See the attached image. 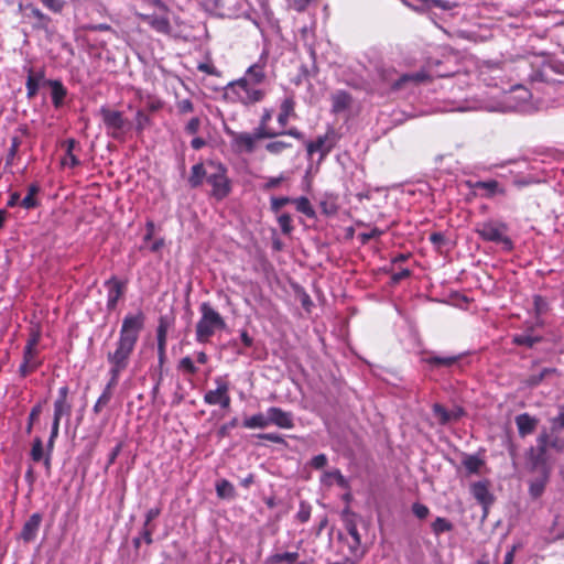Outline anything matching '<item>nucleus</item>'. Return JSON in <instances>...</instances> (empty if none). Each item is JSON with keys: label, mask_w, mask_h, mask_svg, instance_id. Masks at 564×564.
Listing matches in <instances>:
<instances>
[{"label": "nucleus", "mask_w": 564, "mask_h": 564, "mask_svg": "<svg viewBox=\"0 0 564 564\" xmlns=\"http://www.w3.org/2000/svg\"><path fill=\"white\" fill-rule=\"evenodd\" d=\"M292 203L290 197H272L271 198V210L278 213L283 206Z\"/></svg>", "instance_id": "56"}, {"label": "nucleus", "mask_w": 564, "mask_h": 564, "mask_svg": "<svg viewBox=\"0 0 564 564\" xmlns=\"http://www.w3.org/2000/svg\"><path fill=\"white\" fill-rule=\"evenodd\" d=\"M336 481L340 487H345L346 479L341 475L339 469H333L330 471H325L321 477V482L325 486H332L333 482Z\"/></svg>", "instance_id": "32"}, {"label": "nucleus", "mask_w": 564, "mask_h": 564, "mask_svg": "<svg viewBox=\"0 0 564 564\" xmlns=\"http://www.w3.org/2000/svg\"><path fill=\"white\" fill-rule=\"evenodd\" d=\"M178 369H182L189 375H195L197 372V367L194 365L193 360L189 357H184L180 360Z\"/></svg>", "instance_id": "53"}, {"label": "nucleus", "mask_w": 564, "mask_h": 564, "mask_svg": "<svg viewBox=\"0 0 564 564\" xmlns=\"http://www.w3.org/2000/svg\"><path fill=\"white\" fill-rule=\"evenodd\" d=\"M351 96L344 91L338 90L332 95V110L335 113H339L348 109L351 105Z\"/></svg>", "instance_id": "24"}, {"label": "nucleus", "mask_w": 564, "mask_h": 564, "mask_svg": "<svg viewBox=\"0 0 564 564\" xmlns=\"http://www.w3.org/2000/svg\"><path fill=\"white\" fill-rule=\"evenodd\" d=\"M144 322L145 316L141 311L135 314H127L122 319L116 349L107 355L110 365V379L104 389L105 391L112 392L113 388L117 387L120 375L128 367L130 356L144 328Z\"/></svg>", "instance_id": "1"}, {"label": "nucleus", "mask_w": 564, "mask_h": 564, "mask_svg": "<svg viewBox=\"0 0 564 564\" xmlns=\"http://www.w3.org/2000/svg\"><path fill=\"white\" fill-rule=\"evenodd\" d=\"M268 419V412L265 414L257 413L247 417L242 424L246 429H265L270 425V421Z\"/></svg>", "instance_id": "29"}, {"label": "nucleus", "mask_w": 564, "mask_h": 564, "mask_svg": "<svg viewBox=\"0 0 564 564\" xmlns=\"http://www.w3.org/2000/svg\"><path fill=\"white\" fill-rule=\"evenodd\" d=\"M216 492L219 498L231 499L235 497V488L232 484L226 479H221L216 484Z\"/></svg>", "instance_id": "37"}, {"label": "nucleus", "mask_w": 564, "mask_h": 564, "mask_svg": "<svg viewBox=\"0 0 564 564\" xmlns=\"http://www.w3.org/2000/svg\"><path fill=\"white\" fill-rule=\"evenodd\" d=\"M412 511L414 516L419 519H425L430 513V509L425 505L419 502L413 505Z\"/></svg>", "instance_id": "58"}, {"label": "nucleus", "mask_w": 564, "mask_h": 564, "mask_svg": "<svg viewBox=\"0 0 564 564\" xmlns=\"http://www.w3.org/2000/svg\"><path fill=\"white\" fill-rule=\"evenodd\" d=\"M100 116L106 127L107 134L116 140H122L130 128V122L123 117L122 112L102 107L100 109Z\"/></svg>", "instance_id": "9"}, {"label": "nucleus", "mask_w": 564, "mask_h": 564, "mask_svg": "<svg viewBox=\"0 0 564 564\" xmlns=\"http://www.w3.org/2000/svg\"><path fill=\"white\" fill-rule=\"evenodd\" d=\"M291 147H292L291 143H286L284 141H273V142L267 143L265 150L272 154H280L285 149L291 148Z\"/></svg>", "instance_id": "49"}, {"label": "nucleus", "mask_w": 564, "mask_h": 564, "mask_svg": "<svg viewBox=\"0 0 564 564\" xmlns=\"http://www.w3.org/2000/svg\"><path fill=\"white\" fill-rule=\"evenodd\" d=\"M278 223L283 234H290L292 231V218L289 214H281L278 217Z\"/></svg>", "instance_id": "51"}, {"label": "nucleus", "mask_w": 564, "mask_h": 564, "mask_svg": "<svg viewBox=\"0 0 564 564\" xmlns=\"http://www.w3.org/2000/svg\"><path fill=\"white\" fill-rule=\"evenodd\" d=\"M143 21L150 24L155 32L166 33L169 30V21L164 18L144 15Z\"/></svg>", "instance_id": "38"}, {"label": "nucleus", "mask_w": 564, "mask_h": 564, "mask_svg": "<svg viewBox=\"0 0 564 564\" xmlns=\"http://www.w3.org/2000/svg\"><path fill=\"white\" fill-rule=\"evenodd\" d=\"M36 350H31L30 348H24L23 351V362L30 365L34 369L40 366V361L36 360Z\"/></svg>", "instance_id": "52"}, {"label": "nucleus", "mask_w": 564, "mask_h": 564, "mask_svg": "<svg viewBox=\"0 0 564 564\" xmlns=\"http://www.w3.org/2000/svg\"><path fill=\"white\" fill-rule=\"evenodd\" d=\"M535 443V446H530L525 452V459L532 460L534 467L552 465L553 454H564V436L560 431L543 427L538 434Z\"/></svg>", "instance_id": "3"}, {"label": "nucleus", "mask_w": 564, "mask_h": 564, "mask_svg": "<svg viewBox=\"0 0 564 564\" xmlns=\"http://www.w3.org/2000/svg\"><path fill=\"white\" fill-rule=\"evenodd\" d=\"M292 203L295 204L296 209L300 213H302V214H304V215H306L308 217H313L315 215V212L312 208L311 203H310V200L306 197L302 196V197H299L296 199H292Z\"/></svg>", "instance_id": "43"}, {"label": "nucleus", "mask_w": 564, "mask_h": 564, "mask_svg": "<svg viewBox=\"0 0 564 564\" xmlns=\"http://www.w3.org/2000/svg\"><path fill=\"white\" fill-rule=\"evenodd\" d=\"M458 73L457 55L444 53L442 58L429 56L422 68L415 73H406L400 76L390 90H399L403 87H415L421 84L432 83L435 78H446Z\"/></svg>", "instance_id": "2"}, {"label": "nucleus", "mask_w": 564, "mask_h": 564, "mask_svg": "<svg viewBox=\"0 0 564 564\" xmlns=\"http://www.w3.org/2000/svg\"><path fill=\"white\" fill-rule=\"evenodd\" d=\"M410 259V253H401L390 259V285L398 284L411 275L409 267H402L401 263Z\"/></svg>", "instance_id": "12"}, {"label": "nucleus", "mask_w": 564, "mask_h": 564, "mask_svg": "<svg viewBox=\"0 0 564 564\" xmlns=\"http://www.w3.org/2000/svg\"><path fill=\"white\" fill-rule=\"evenodd\" d=\"M310 517H311V507L305 505V503H301L300 510H299V512L296 514V518L302 523H305V522H307L310 520Z\"/></svg>", "instance_id": "59"}, {"label": "nucleus", "mask_w": 564, "mask_h": 564, "mask_svg": "<svg viewBox=\"0 0 564 564\" xmlns=\"http://www.w3.org/2000/svg\"><path fill=\"white\" fill-rule=\"evenodd\" d=\"M550 73L564 74V64H562L560 62H547V63H544L542 65L541 69H539L534 74L532 79L533 80L545 82V83L555 82V79H553L551 77Z\"/></svg>", "instance_id": "21"}, {"label": "nucleus", "mask_w": 564, "mask_h": 564, "mask_svg": "<svg viewBox=\"0 0 564 564\" xmlns=\"http://www.w3.org/2000/svg\"><path fill=\"white\" fill-rule=\"evenodd\" d=\"M453 530V524L446 518L437 517L432 523V531L435 535Z\"/></svg>", "instance_id": "41"}, {"label": "nucleus", "mask_w": 564, "mask_h": 564, "mask_svg": "<svg viewBox=\"0 0 564 564\" xmlns=\"http://www.w3.org/2000/svg\"><path fill=\"white\" fill-rule=\"evenodd\" d=\"M207 166L210 169L207 183L213 187V196L221 200L231 192V182L227 177V169L221 163H215L213 161H209Z\"/></svg>", "instance_id": "8"}, {"label": "nucleus", "mask_w": 564, "mask_h": 564, "mask_svg": "<svg viewBox=\"0 0 564 564\" xmlns=\"http://www.w3.org/2000/svg\"><path fill=\"white\" fill-rule=\"evenodd\" d=\"M40 192V186L37 184H31L28 188L26 196L21 200V206L25 209L35 208L39 202L35 199V195Z\"/></svg>", "instance_id": "36"}, {"label": "nucleus", "mask_w": 564, "mask_h": 564, "mask_svg": "<svg viewBox=\"0 0 564 564\" xmlns=\"http://www.w3.org/2000/svg\"><path fill=\"white\" fill-rule=\"evenodd\" d=\"M257 437L260 440L270 441V442H273L276 444H281L284 442L283 437L275 433H261V434H258Z\"/></svg>", "instance_id": "62"}, {"label": "nucleus", "mask_w": 564, "mask_h": 564, "mask_svg": "<svg viewBox=\"0 0 564 564\" xmlns=\"http://www.w3.org/2000/svg\"><path fill=\"white\" fill-rule=\"evenodd\" d=\"M459 356H448V357H438V356H429L424 357L423 361L431 367H451L455 365L459 360Z\"/></svg>", "instance_id": "31"}, {"label": "nucleus", "mask_w": 564, "mask_h": 564, "mask_svg": "<svg viewBox=\"0 0 564 564\" xmlns=\"http://www.w3.org/2000/svg\"><path fill=\"white\" fill-rule=\"evenodd\" d=\"M105 285L108 288L107 308L112 311L116 308L119 299L123 295L124 284L116 278L106 281Z\"/></svg>", "instance_id": "20"}, {"label": "nucleus", "mask_w": 564, "mask_h": 564, "mask_svg": "<svg viewBox=\"0 0 564 564\" xmlns=\"http://www.w3.org/2000/svg\"><path fill=\"white\" fill-rule=\"evenodd\" d=\"M251 134L257 141L260 139L274 138L278 135V132L270 130L265 124L259 123V126L253 130V133Z\"/></svg>", "instance_id": "44"}, {"label": "nucleus", "mask_w": 564, "mask_h": 564, "mask_svg": "<svg viewBox=\"0 0 564 564\" xmlns=\"http://www.w3.org/2000/svg\"><path fill=\"white\" fill-rule=\"evenodd\" d=\"M42 523V514L39 512L33 513L23 524L20 533V538L25 542L30 543L35 540L40 525Z\"/></svg>", "instance_id": "18"}, {"label": "nucleus", "mask_w": 564, "mask_h": 564, "mask_svg": "<svg viewBox=\"0 0 564 564\" xmlns=\"http://www.w3.org/2000/svg\"><path fill=\"white\" fill-rule=\"evenodd\" d=\"M470 492L473 497L481 505L485 512L488 511V508L494 503L495 498L492 494L489 491V481L481 480L474 482L470 486Z\"/></svg>", "instance_id": "13"}, {"label": "nucleus", "mask_w": 564, "mask_h": 564, "mask_svg": "<svg viewBox=\"0 0 564 564\" xmlns=\"http://www.w3.org/2000/svg\"><path fill=\"white\" fill-rule=\"evenodd\" d=\"M161 510L159 508H151L148 510V512L145 513V521H144V524L145 527H151V522L159 517Z\"/></svg>", "instance_id": "63"}, {"label": "nucleus", "mask_w": 564, "mask_h": 564, "mask_svg": "<svg viewBox=\"0 0 564 564\" xmlns=\"http://www.w3.org/2000/svg\"><path fill=\"white\" fill-rule=\"evenodd\" d=\"M327 456L325 454H318L311 459L310 466L315 469H322L327 465Z\"/></svg>", "instance_id": "57"}, {"label": "nucleus", "mask_w": 564, "mask_h": 564, "mask_svg": "<svg viewBox=\"0 0 564 564\" xmlns=\"http://www.w3.org/2000/svg\"><path fill=\"white\" fill-rule=\"evenodd\" d=\"M533 306L536 316H541L549 311V303L542 295L533 296Z\"/></svg>", "instance_id": "45"}, {"label": "nucleus", "mask_w": 564, "mask_h": 564, "mask_svg": "<svg viewBox=\"0 0 564 564\" xmlns=\"http://www.w3.org/2000/svg\"><path fill=\"white\" fill-rule=\"evenodd\" d=\"M464 467L469 474H478L481 466L485 464L482 459L475 455L467 456L464 462Z\"/></svg>", "instance_id": "42"}, {"label": "nucleus", "mask_w": 564, "mask_h": 564, "mask_svg": "<svg viewBox=\"0 0 564 564\" xmlns=\"http://www.w3.org/2000/svg\"><path fill=\"white\" fill-rule=\"evenodd\" d=\"M245 96H240L241 100L245 102H257L263 98V91L260 89H254L248 85L247 87H239Z\"/></svg>", "instance_id": "39"}, {"label": "nucleus", "mask_w": 564, "mask_h": 564, "mask_svg": "<svg viewBox=\"0 0 564 564\" xmlns=\"http://www.w3.org/2000/svg\"><path fill=\"white\" fill-rule=\"evenodd\" d=\"M200 318L196 324V340L199 344H206L217 330L226 328L224 317L208 303L203 302L199 305Z\"/></svg>", "instance_id": "4"}, {"label": "nucleus", "mask_w": 564, "mask_h": 564, "mask_svg": "<svg viewBox=\"0 0 564 564\" xmlns=\"http://www.w3.org/2000/svg\"><path fill=\"white\" fill-rule=\"evenodd\" d=\"M199 126H200V121L197 117L195 118H192L188 123L186 124V132L189 133V134H194L198 131L199 129Z\"/></svg>", "instance_id": "64"}, {"label": "nucleus", "mask_w": 564, "mask_h": 564, "mask_svg": "<svg viewBox=\"0 0 564 564\" xmlns=\"http://www.w3.org/2000/svg\"><path fill=\"white\" fill-rule=\"evenodd\" d=\"M42 413V404L41 403H37L36 405H34L29 414V421H28V425H26V433L30 434L32 432V429H33V424L35 422V420L39 419V416L41 415Z\"/></svg>", "instance_id": "50"}, {"label": "nucleus", "mask_w": 564, "mask_h": 564, "mask_svg": "<svg viewBox=\"0 0 564 564\" xmlns=\"http://www.w3.org/2000/svg\"><path fill=\"white\" fill-rule=\"evenodd\" d=\"M294 111V100L289 97L281 104L280 113L278 116V122L281 127H285L289 121V116Z\"/></svg>", "instance_id": "33"}, {"label": "nucleus", "mask_w": 564, "mask_h": 564, "mask_svg": "<svg viewBox=\"0 0 564 564\" xmlns=\"http://www.w3.org/2000/svg\"><path fill=\"white\" fill-rule=\"evenodd\" d=\"M150 122V117L142 110H139L135 116V129L140 132Z\"/></svg>", "instance_id": "54"}, {"label": "nucleus", "mask_w": 564, "mask_h": 564, "mask_svg": "<svg viewBox=\"0 0 564 564\" xmlns=\"http://www.w3.org/2000/svg\"><path fill=\"white\" fill-rule=\"evenodd\" d=\"M512 69L511 62L482 61L478 65V77L487 86L498 87L506 82L507 73Z\"/></svg>", "instance_id": "6"}, {"label": "nucleus", "mask_w": 564, "mask_h": 564, "mask_svg": "<svg viewBox=\"0 0 564 564\" xmlns=\"http://www.w3.org/2000/svg\"><path fill=\"white\" fill-rule=\"evenodd\" d=\"M72 404L68 401L55 400L54 415L52 425L56 429L59 427V422L63 416H70Z\"/></svg>", "instance_id": "27"}, {"label": "nucleus", "mask_w": 564, "mask_h": 564, "mask_svg": "<svg viewBox=\"0 0 564 564\" xmlns=\"http://www.w3.org/2000/svg\"><path fill=\"white\" fill-rule=\"evenodd\" d=\"M432 412L440 425H447L451 422H457L465 415V410L462 406H454L452 410H447L441 403H434Z\"/></svg>", "instance_id": "11"}, {"label": "nucleus", "mask_w": 564, "mask_h": 564, "mask_svg": "<svg viewBox=\"0 0 564 564\" xmlns=\"http://www.w3.org/2000/svg\"><path fill=\"white\" fill-rule=\"evenodd\" d=\"M528 470L531 473L538 471L540 475L529 482V495L533 499L540 498L550 480L552 465H539L534 467L532 460H527Z\"/></svg>", "instance_id": "10"}, {"label": "nucleus", "mask_w": 564, "mask_h": 564, "mask_svg": "<svg viewBox=\"0 0 564 564\" xmlns=\"http://www.w3.org/2000/svg\"><path fill=\"white\" fill-rule=\"evenodd\" d=\"M551 429L555 430V431H562L564 429V406H562L560 409V412L558 414L551 419Z\"/></svg>", "instance_id": "55"}, {"label": "nucleus", "mask_w": 564, "mask_h": 564, "mask_svg": "<svg viewBox=\"0 0 564 564\" xmlns=\"http://www.w3.org/2000/svg\"><path fill=\"white\" fill-rule=\"evenodd\" d=\"M542 341L541 336H533L530 334H518L512 338V343L517 346H524L528 348H532L534 345Z\"/></svg>", "instance_id": "35"}, {"label": "nucleus", "mask_w": 564, "mask_h": 564, "mask_svg": "<svg viewBox=\"0 0 564 564\" xmlns=\"http://www.w3.org/2000/svg\"><path fill=\"white\" fill-rule=\"evenodd\" d=\"M556 369L554 368H543L539 373H532L528 378L523 380L527 387H536L539 386L547 376L555 373Z\"/></svg>", "instance_id": "34"}, {"label": "nucleus", "mask_w": 564, "mask_h": 564, "mask_svg": "<svg viewBox=\"0 0 564 564\" xmlns=\"http://www.w3.org/2000/svg\"><path fill=\"white\" fill-rule=\"evenodd\" d=\"M47 9L59 12L63 9L64 1L63 0H40Z\"/></svg>", "instance_id": "60"}, {"label": "nucleus", "mask_w": 564, "mask_h": 564, "mask_svg": "<svg viewBox=\"0 0 564 564\" xmlns=\"http://www.w3.org/2000/svg\"><path fill=\"white\" fill-rule=\"evenodd\" d=\"M230 401L231 399L229 395V383H227L217 404H219L223 409H228L230 406Z\"/></svg>", "instance_id": "61"}, {"label": "nucleus", "mask_w": 564, "mask_h": 564, "mask_svg": "<svg viewBox=\"0 0 564 564\" xmlns=\"http://www.w3.org/2000/svg\"><path fill=\"white\" fill-rule=\"evenodd\" d=\"M28 78H26V96L29 99H32L36 96L40 83L44 78V72L34 73L32 68H28Z\"/></svg>", "instance_id": "25"}, {"label": "nucleus", "mask_w": 564, "mask_h": 564, "mask_svg": "<svg viewBox=\"0 0 564 564\" xmlns=\"http://www.w3.org/2000/svg\"><path fill=\"white\" fill-rule=\"evenodd\" d=\"M272 46H273L272 40L269 37H265L264 43H263V50L259 57V61L248 67L247 72H246V77L240 78L239 80H237L236 83H231L230 85L237 86V87H247L248 85H251V84L257 85V84L262 83L265 78V74H264L263 69L267 64V59H268L269 55L274 54L275 58L280 55V53H274L272 51Z\"/></svg>", "instance_id": "5"}, {"label": "nucleus", "mask_w": 564, "mask_h": 564, "mask_svg": "<svg viewBox=\"0 0 564 564\" xmlns=\"http://www.w3.org/2000/svg\"><path fill=\"white\" fill-rule=\"evenodd\" d=\"M333 131L319 135L315 141H311L306 143L307 154L312 156L315 152L321 153V159H324L334 148L335 143L332 139Z\"/></svg>", "instance_id": "15"}, {"label": "nucleus", "mask_w": 564, "mask_h": 564, "mask_svg": "<svg viewBox=\"0 0 564 564\" xmlns=\"http://www.w3.org/2000/svg\"><path fill=\"white\" fill-rule=\"evenodd\" d=\"M112 398V392L109 391H102L101 395L98 398L97 402L95 403L93 411L94 413L98 414L101 412V410L110 402Z\"/></svg>", "instance_id": "47"}, {"label": "nucleus", "mask_w": 564, "mask_h": 564, "mask_svg": "<svg viewBox=\"0 0 564 564\" xmlns=\"http://www.w3.org/2000/svg\"><path fill=\"white\" fill-rule=\"evenodd\" d=\"M299 556L300 555L297 552L274 553L265 558L264 564H294L297 561Z\"/></svg>", "instance_id": "28"}, {"label": "nucleus", "mask_w": 564, "mask_h": 564, "mask_svg": "<svg viewBox=\"0 0 564 564\" xmlns=\"http://www.w3.org/2000/svg\"><path fill=\"white\" fill-rule=\"evenodd\" d=\"M514 422L518 429V434L521 438L527 437L535 432L539 419L524 412L520 413L514 417Z\"/></svg>", "instance_id": "16"}, {"label": "nucleus", "mask_w": 564, "mask_h": 564, "mask_svg": "<svg viewBox=\"0 0 564 564\" xmlns=\"http://www.w3.org/2000/svg\"><path fill=\"white\" fill-rule=\"evenodd\" d=\"M227 133L231 137L234 143L240 151H246L248 153H252L254 151L256 140L251 133L235 132L231 130L227 131Z\"/></svg>", "instance_id": "22"}, {"label": "nucleus", "mask_w": 564, "mask_h": 564, "mask_svg": "<svg viewBox=\"0 0 564 564\" xmlns=\"http://www.w3.org/2000/svg\"><path fill=\"white\" fill-rule=\"evenodd\" d=\"M215 383H216V389L215 390H209L205 393L204 395V402L209 404V405H216L219 401V398L223 393V391L225 390L226 386H227V381L221 378V377H217L215 378Z\"/></svg>", "instance_id": "26"}, {"label": "nucleus", "mask_w": 564, "mask_h": 564, "mask_svg": "<svg viewBox=\"0 0 564 564\" xmlns=\"http://www.w3.org/2000/svg\"><path fill=\"white\" fill-rule=\"evenodd\" d=\"M77 142L74 139H68L66 141V154L69 160V165L72 167L78 166L80 164V161L74 155L73 150L75 149Z\"/></svg>", "instance_id": "48"}, {"label": "nucleus", "mask_w": 564, "mask_h": 564, "mask_svg": "<svg viewBox=\"0 0 564 564\" xmlns=\"http://www.w3.org/2000/svg\"><path fill=\"white\" fill-rule=\"evenodd\" d=\"M47 84L52 88V101L53 105L58 108L62 106L63 100L67 94L66 88L59 80H48Z\"/></svg>", "instance_id": "30"}, {"label": "nucleus", "mask_w": 564, "mask_h": 564, "mask_svg": "<svg viewBox=\"0 0 564 564\" xmlns=\"http://www.w3.org/2000/svg\"><path fill=\"white\" fill-rule=\"evenodd\" d=\"M508 226L501 221L487 220L478 223L475 232L484 240L489 242L502 243L508 249L512 248V240L506 235Z\"/></svg>", "instance_id": "7"}, {"label": "nucleus", "mask_w": 564, "mask_h": 564, "mask_svg": "<svg viewBox=\"0 0 564 564\" xmlns=\"http://www.w3.org/2000/svg\"><path fill=\"white\" fill-rule=\"evenodd\" d=\"M167 327L169 325L166 319L161 317L156 328L158 348H166Z\"/></svg>", "instance_id": "40"}, {"label": "nucleus", "mask_w": 564, "mask_h": 564, "mask_svg": "<svg viewBox=\"0 0 564 564\" xmlns=\"http://www.w3.org/2000/svg\"><path fill=\"white\" fill-rule=\"evenodd\" d=\"M343 521L347 534L352 540L350 543V549L357 550L361 544V538L358 531V522H361L362 520L356 513L345 511L343 513Z\"/></svg>", "instance_id": "14"}, {"label": "nucleus", "mask_w": 564, "mask_h": 564, "mask_svg": "<svg viewBox=\"0 0 564 564\" xmlns=\"http://www.w3.org/2000/svg\"><path fill=\"white\" fill-rule=\"evenodd\" d=\"M31 457L34 462H41L44 457L43 443L40 437L34 438L31 449Z\"/></svg>", "instance_id": "46"}, {"label": "nucleus", "mask_w": 564, "mask_h": 564, "mask_svg": "<svg viewBox=\"0 0 564 564\" xmlns=\"http://www.w3.org/2000/svg\"><path fill=\"white\" fill-rule=\"evenodd\" d=\"M468 184L474 191H484L481 196L485 198H492L498 194H506V189L496 180L477 181L475 183L469 182Z\"/></svg>", "instance_id": "17"}, {"label": "nucleus", "mask_w": 564, "mask_h": 564, "mask_svg": "<svg viewBox=\"0 0 564 564\" xmlns=\"http://www.w3.org/2000/svg\"><path fill=\"white\" fill-rule=\"evenodd\" d=\"M210 169L203 163H197L192 166L191 175L188 177V184L192 188L202 186L204 180L207 181Z\"/></svg>", "instance_id": "23"}, {"label": "nucleus", "mask_w": 564, "mask_h": 564, "mask_svg": "<svg viewBox=\"0 0 564 564\" xmlns=\"http://www.w3.org/2000/svg\"><path fill=\"white\" fill-rule=\"evenodd\" d=\"M268 414L270 425L273 424L281 429H292L294 426L292 414L281 408L271 406L268 409Z\"/></svg>", "instance_id": "19"}]
</instances>
